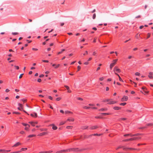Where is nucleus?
<instances>
[{"label":"nucleus","instance_id":"obj_35","mask_svg":"<svg viewBox=\"0 0 153 153\" xmlns=\"http://www.w3.org/2000/svg\"><path fill=\"white\" fill-rule=\"evenodd\" d=\"M126 104V102H123L122 103H121L120 104V105H125Z\"/></svg>","mask_w":153,"mask_h":153},{"label":"nucleus","instance_id":"obj_27","mask_svg":"<svg viewBox=\"0 0 153 153\" xmlns=\"http://www.w3.org/2000/svg\"><path fill=\"white\" fill-rule=\"evenodd\" d=\"M12 34L13 35H18L19 34V33H17V32H13L12 33Z\"/></svg>","mask_w":153,"mask_h":153},{"label":"nucleus","instance_id":"obj_46","mask_svg":"<svg viewBox=\"0 0 153 153\" xmlns=\"http://www.w3.org/2000/svg\"><path fill=\"white\" fill-rule=\"evenodd\" d=\"M19 106L20 107H21V108H22V107H23V105L22 104H20V103H19Z\"/></svg>","mask_w":153,"mask_h":153},{"label":"nucleus","instance_id":"obj_9","mask_svg":"<svg viewBox=\"0 0 153 153\" xmlns=\"http://www.w3.org/2000/svg\"><path fill=\"white\" fill-rule=\"evenodd\" d=\"M48 134V132H44L42 133L38 134L37 135L38 136H42Z\"/></svg>","mask_w":153,"mask_h":153},{"label":"nucleus","instance_id":"obj_16","mask_svg":"<svg viewBox=\"0 0 153 153\" xmlns=\"http://www.w3.org/2000/svg\"><path fill=\"white\" fill-rule=\"evenodd\" d=\"M88 126H83L81 127V128L82 129H85L88 128Z\"/></svg>","mask_w":153,"mask_h":153},{"label":"nucleus","instance_id":"obj_29","mask_svg":"<svg viewBox=\"0 0 153 153\" xmlns=\"http://www.w3.org/2000/svg\"><path fill=\"white\" fill-rule=\"evenodd\" d=\"M141 135V134H140V133H137V134H134V136H139V135Z\"/></svg>","mask_w":153,"mask_h":153},{"label":"nucleus","instance_id":"obj_53","mask_svg":"<svg viewBox=\"0 0 153 153\" xmlns=\"http://www.w3.org/2000/svg\"><path fill=\"white\" fill-rule=\"evenodd\" d=\"M10 91V90L8 89H6L5 90V91L6 92H9V91Z\"/></svg>","mask_w":153,"mask_h":153},{"label":"nucleus","instance_id":"obj_45","mask_svg":"<svg viewBox=\"0 0 153 153\" xmlns=\"http://www.w3.org/2000/svg\"><path fill=\"white\" fill-rule=\"evenodd\" d=\"M59 66H60V65L59 64H58V65H56V66H55V68H58Z\"/></svg>","mask_w":153,"mask_h":153},{"label":"nucleus","instance_id":"obj_49","mask_svg":"<svg viewBox=\"0 0 153 153\" xmlns=\"http://www.w3.org/2000/svg\"><path fill=\"white\" fill-rule=\"evenodd\" d=\"M147 35H148V37H147V38H149L150 37L151 34L150 33H148Z\"/></svg>","mask_w":153,"mask_h":153},{"label":"nucleus","instance_id":"obj_22","mask_svg":"<svg viewBox=\"0 0 153 153\" xmlns=\"http://www.w3.org/2000/svg\"><path fill=\"white\" fill-rule=\"evenodd\" d=\"M27 149V148H22L21 149V150L20 151H21V152L22 151H25Z\"/></svg>","mask_w":153,"mask_h":153},{"label":"nucleus","instance_id":"obj_19","mask_svg":"<svg viewBox=\"0 0 153 153\" xmlns=\"http://www.w3.org/2000/svg\"><path fill=\"white\" fill-rule=\"evenodd\" d=\"M36 136V135L35 134H31V135H29L27 136V137H29V138H30V137H35V136Z\"/></svg>","mask_w":153,"mask_h":153},{"label":"nucleus","instance_id":"obj_18","mask_svg":"<svg viewBox=\"0 0 153 153\" xmlns=\"http://www.w3.org/2000/svg\"><path fill=\"white\" fill-rule=\"evenodd\" d=\"M65 114H73V113L70 111H65Z\"/></svg>","mask_w":153,"mask_h":153},{"label":"nucleus","instance_id":"obj_55","mask_svg":"<svg viewBox=\"0 0 153 153\" xmlns=\"http://www.w3.org/2000/svg\"><path fill=\"white\" fill-rule=\"evenodd\" d=\"M48 98L51 100H52L53 99L52 97L51 96H49Z\"/></svg>","mask_w":153,"mask_h":153},{"label":"nucleus","instance_id":"obj_57","mask_svg":"<svg viewBox=\"0 0 153 153\" xmlns=\"http://www.w3.org/2000/svg\"><path fill=\"white\" fill-rule=\"evenodd\" d=\"M140 36V35H139V36H138V34H137L135 36L137 38V39H138L139 36Z\"/></svg>","mask_w":153,"mask_h":153},{"label":"nucleus","instance_id":"obj_37","mask_svg":"<svg viewBox=\"0 0 153 153\" xmlns=\"http://www.w3.org/2000/svg\"><path fill=\"white\" fill-rule=\"evenodd\" d=\"M61 99V98L59 97H58V98H57L56 99V100L57 101H59Z\"/></svg>","mask_w":153,"mask_h":153},{"label":"nucleus","instance_id":"obj_11","mask_svg":"<svg viewBox=\"0 0 153 153\" xmlns=\"http://www.w3.org/2000/svg\"><path fill=\"white\" fill-rule=\"evenodd\" d=\"M153 75V73L152 72H150L149 73V75H148V77L150 79H152L153 78V77L152 76Z\"/></svg>","mask_w":153,"mask_h":153},{"label":"nucleus","instance_id":"obj_21","mask_svg":"<svg viewBox=\"0 0 153 153\" xmlns=\"http://www.w3.org/2000/svg\"><path fill=\"white\" fill-rule=\"evenodd\" d=\"M29 123L31 124H37V123H38L36 121H34V122L31 121V122H29Z\"/></svg>","mask_w":153,"mask_h":153},{"label":"nucleus","instance_id":"obj_38","mask_svg":"<svg viewBox=\"0 0 153 153\" xmlns=\"http://www.w3.org/2000/svg\"><path fill=\"white\" fill-rule=\"evenodd\" d=\"M128 148V150L130 149V150H136L137 149H134V148Z\"/></svg>","mask_w":153,"mask_h":153},{"label":"nucleus","instance_id":"obj_40","mask_svg":"<svg viewBox=\"0 0 153 153\" xmlns=\"http://www.w3.org/2000/svg\"><path fill=\"white\" fill-rule=\"evenodd\" d=\"M81 67L80 66H77V71H79V70L80 69Z\"/></svg>","mask_w":153,"mask_h":153},{"label":"nucleus","instance_id":"obj_34","mask_svg":"<svg viewBox=\"0 0 153 153\" xmlns=\"http://www.w3.org/2000/svg\"><path fill=\"white\" fill-rule=\"evenodd\" d=\"M118 77H119V80L120 81H121V82H123V80L120 77V76H118Z\"/></svg>","mask_w":153,"mask_h":153},{"label":"nucleus","instance_id":"obj_33","mask_svg":"<svg viewBox=\"0 0 153 153\" xmlns=\"http://www.w3.org/2000/svg\"><path fill=\"white\" fill-rule=\"evenodd\" d=\"M88 51H85V53H84L83 54V55L84 56H85V55H88Z\"/></svg>","mask_w":153,"mask_h":153},{"label":"nucleus","instance_id":"obj_23","mask_svg":"<svg viewBox=\"0 0 153 153\" xmlns=\"http://www.w3.org/2000/svg\"><path fill=\"white\" fill-rule=\"evenodd\" d=\"M39 129L41 131H46L47 130V129L46 128H40Z\"/></svg>","mask_w":153,"mask_h":153},{"label":"nucleus","instance_id":"obj_8","mask_svg":"<svg viewBox=\"0 0 153 153\" xmlns=\"http://www.w3.org/2000/svg\"><path fill=\"white\" fill-rule=\"evenodd\" d=\"M68 151V149H64L57 152L56 153H62L63 152H66Z\"/></svg>","mask_w":153,"mask_h":153},{"label":"nucleus","instance_id":"obj_44","mask_svg":"<svg viewBox=\"0 0 153 153\" xmlns=\"http://www.w3.org/2000/svg\"><path fill=\"white\" fill-rule=\"evenodd\" d=\"M107 110L106 109H104V108H102V109H100L99 111H105V110Z\"/></svg>","mask_w":153,"mask_h":153},{"label":"nucleus","instance_id":"obj_51","mask_svg":"<svg viewBox=\"0 0 153 153\" xmlns=\"http://www.w3.org/2000/svg\"><path fill=\"white\" fill-rule=\"evenodd\" d=\"M109 99H106V100H104L103 101V102H108V101H109Z\"/></svg>","mask_w":153,"mask_h":153},{"label":"nucleus","instance_id":"obj_10","mask_svg":"<svg viewBox=\"0 0 153 153\" xmlns=\"http://www.w3.org/2000/svg\"><path fill=\"white\" fill-rule=\"evenodd\" d=\"M128 99V97L126 96H124L121 99L122 101H126Z\"/></svg>","mask_w":153,"mask_h":153},{"label":"nucleus","instance_id":"obj_6","mask_svg":"<svg viewBox=\"0 0 153 153\" xmlns=\"http://www.w3.org/2000/svg\"><path fill=\"white\" fill-rule=\"evenodd\" d=\"M114 72H117L118 73L120 72V69L118 68L117 67H115L114 68Z\"/></svg>","mask_w":153,"mask_h":153},{"label":"nucleus","instance_id":"obj_25","mask_svg":"<svg viewBox=\"0 0 153 153\" xmlns=\"http://www.w3.org/2000/svg\"><path fill=\"white\" fill-rule=\"evenodd\" d=\"M65 49H63L61 51H60V52H59L58 53V54H60L62 53L63 51H65Z\"/></svg>","mask_w":153,"mask_h":153},{"label":"nucleus","instance_id":"obj_64","mask_svg":"<svg viewBox=\"0 0 153 153\" xmlns=\"http://www.w3.org/2000/svg\"><path fill=\"white\" fill-rule=\"evenodd\" d=\"M143 27H144V26L143 25L141 26L140 27V29H142V28H143Z\"/></svg>","mask_w":153,"mask_h":153},{"label":"nucleus","instance_id":"obj_17","mask_svg":"<svg viewBox=\"0 0 153 153\" xmlns=\"http://www.w3.org/2000/svg\"><path fill=\"white\" fill-rule=\"evenodd\" d=\"M52 126V129L53 130H55L57 128V126H55V125H51Z\"/></svg>","mask_w":153,"mask_h":153},{"label":"nucleus","instance_id":"obj_56","mask_svg":"<svg viewBox=\"0 0 153 153\" xmlns=\"http://www.w3.org/2000/svg\"><path fill=\"white\" fill-rule=\"evenodd\" d=\"M14 67L16 68V69L18 70L19 69V67L18 66H15Z\"/></svg>","mask_w":153,"mask_h":153},{"label":"nucleus","instance_id":"obj_60","mask_svg":"<svg viewBox=\"0 0 153 153\" xmlns=\"http://www.w3.org/2000/svg\"><path fill=\"white\" fill-rule=\"evenodd\" d=\"M77 99L79 100H83L80 97H78L77 98Z\"/></svg>","mask_w":153,"mask_h":153},{"label":"nucleus","instance_id":"obj_13","mask_svg":"<svg viewBox=\"0 0 153 153\" xmlns=\"http://www.w3.org/2000/svg\"><path fill=\"white\" fill-rule=\"evenodd\" d=\"M98 128L97 126H94L91 127H90L89 128L91 129H95Z\"/></svg>","mask_w":153,"mask_h":153},{"label":"nucleus","instance_id":"obj_2","mask_svg":"<svg viewBox=\"0 0 153 153\" xmlns=\"http://www.w3.org/2000/svg\"><path fill=\"white\" fill-rule=\"evenodd\" d=\"M74 121V119L72 117H69L68 118V119L66 121H62L60 124H64L65 123H68L67 122V121H69L70 122L71 121Z\"/></svg>","mask_w":153,"mask_h":153},{"label":"nucleus","instance_id":"obj_58","mask_svg":"<svg viewBox=\"0 0 153 153\" xmlns=\"http://www.w3.org/2000/svg\"><path fill=\"white\" fill-rule=\"evenodd\" d=\"M89 63L88 62H85V63H84V64L85 65H88V64Z\"/></svg>","mask_w":153,"mask_h":153},{"label":"nucleus","instance_id":"obj_28","mask_svg":"<svg viewBox=\"0 0 153 153\" xmlns=\"http://www.w3.org/2000/svg\"><path fill=\"white\" fill-rule=\"evenodd\" d=\"M52 151H44V153H51L52 152Z\"/></svg>","mask_w":153,"mask_h":153},{"label":"nucleus","instance_id":"obj_61","mask_svg":"<svg viewBox=\"0 0 153 153\" xmlns=\"http://www.w3.org/2000/svg\"><path fill=\"white\" fill-rule=\"evenodd\" d=\"M38 82H41V79H38V80H37Z\"/></svg>","mask_w":153,"mask_h":153},{"label":"nucleus","instance_id":"obj_42","mask_svg":"<svg viewBox=\"0 0 153 153\" xmlns=\"http://www.w3.org/2000/svg\"><path fill=\"white\" fill-rule=\"evenodd\" d=\"M96 17V14L95 13H94L93 14V19H95Z\"/></svg>","mask_w":153,"mask_h":153},{"label":"nucleus","instance_id":"obj_50","mask_svg":"<svg viewBox=\"0 0 153 153\" xmlns=\"http://www.w3.org/2000/svg\"><path fill=\"white\" fill-rule=\"evenodd\" d=\"M20 133L21 134H23L25 133V132L24 131H22L20 132Z\"/></svg>","mask_w":153,"mask_h":153},{"label":"nucleus","instance_id":"obj_43","mask_svg":"<svg viewBox=\"0 0 153 153\" xmlns=\"http://www.w3.org/2000/svg\"><path fill=\"white\" fill-rule=\"evenodd\" d=\"M23 74H21L19 76V79H21V78L22 77V76H23Z\"/></svg>","mask_w":153,"mask_h":153},{"label":"nucleus","instance_id":"obj_47","mask_svg":"<svg viewBox=\"0 0 153 153\" xmlns=\"http://www.w3.org/2000/svg\"><path fill=\"white\" fill-rule=\"evenodd\" d=\"M65 87L66 88L67 90L69 89V87L68 86L65 85Z\"/></svg>","mask_w":153,"mask_h":153},{"label":"nucleus","instance_id":"obj_36","mask_svg":"<svg viewBox=\"0 0 153 153\" xmlns=\"http://www.w3.org/2000/svg\"><path fill=\"white\" fill-rule=\"evenodd\" d=\"M135 75L136 76H140V74L138 72H136L135 74Z\"/></svg>","mask_w":153,"mask_h":153},{"label":"nucleus","instance_id":"obj_7","mask_svg":"<svg viewBox=\"0 0 153 153\" xmlns=\"http://www.w3.org/2000/svg\"><path fill=\"white\" fill-rule=\"evenodd\" d=\"M25 127L24 128V129L27 131H28L29 130V128L30 127V125H23Z\"/></svg>","mask_w":153,"mask_h":153},{"label":"nucleus","instance_id":"obj_54","mask_svg":"<svg viewBox=\"0 0 153 153\" xmlns=\"http://www.w3.org/2000/svg\"><path fill=\"white\" fill-rule=\"evenodd\" d=\"M122 147H123V146H119L118 147H117V149H116L117 150H118V149H120V148H122Z\"/></svg>","mask_w":153,"mask_h":153},{"label":"nucleus","instance_id":"obj_52","mask_svg":"<svg viewBox=\"0 0 153 153\" xmlns=\"http://www.w3.org/2000/svg\"><path fill=\"white\" fill-rule=\"evenodd\" d=\"M64 25V23L63 22H62L60 23V25L61 26H62Z\"/></svg>","mask_w":153,"mask_h":153},{"label":"nucleus","instance_id":"obj_15","mask_svg":"<svg viewBox=\"0 0 153 153\" xmlns=\"http://www.w3.org/2000/svg\"><path fill=\"white\" fill-rule=\"evenodd\" d=\"M21 143L19 142H17L16 144H15L13 146V147H17L20 145Z\"/></svg>","mask_w":153,"mask_h":153},{"label":"nucleus","instance_id":"obj_63","mask_svg":"<svg viewBox=\"0 0 153 153\" xmlns=\"http://www.w3.org/2000/svg\"><path fill=\"white\" fill-rule=\"evenodd\" d=\"M18 109L19 110H22L23 109V108H22H22H21V107H20H20H18Z\"/></svg>","mask_w":153,"mask_h":153},{"label":"nucleus","instance_id":"obj_14","mask_svg":"<svg viewBox=\"0 0 153 153\" xmlns=\"http://www.w3.org/2000/svg\"><path fill=\"white\" fill-rule=\"evenodd\" d=\"M30 115L34 117H37V115L36 113H34L30 114Z\"/></svg>","mask_w":153,"mask_h":153},{"label":"nucleus","instance_id":"obj_5","mask_svg":"<svg viewBox=\"0 0 153 153\" xmlns=\"http://www.w3.org/2000/svg\"><path fill=\"white\" fill-rule=\"evenodd\" d=\"M116 103V102L113 101L112 99H109L108 103L109 104H113Z\"/></svg>","mask_w":153,"mask_h":153},{"label":"nucleus","instance_id":"obj_26","mask_svg":"<svg viewBox=\"0 0 153 153\" xmlns=\"http://www.w3.org/2000/svg\"><path fill=\"white\" fill-rule=\"evenodd\" d=\"M73 127L72 126H68L66 127V128L68 129H72Z\"/></svg>","mask_w":153,"mask_h":153},{"label":"nucleus","instance_id":"obj_20","mask_svg":"<svg viewBox=\"0 0 153 153\" xmlns=\"http://www.w3.org/2000/svg\"><path fill=\"white\" fill-rule=\"evenodd\" d=\"M113 108L115 110H118L120 109V108L117 106H115Z\"/></svg>","mask_w":153,"mask_h":153},{"label":"nucleus","instance_id":"obj_1","mask_svg":"<svg viewBox=\"0 0 153 153\" xmlns=\"http://www.w3.org/2000/svg\"><path fill=\"white\" fill-rule=\"evenodd\" d=\"M88 148L79 149L78 148H74L68 149L69 152L73 151L76 152H81L83 151L89 149Z\"/></svg>","mask_w":153,"mask_h":153},{"label":"nucleus","instance_id":"obj_12","mask_svg":"<svg viewBox=\"0 0 153 153\" xmlns=\"http://www.w3.org/2000/svg\"><path fill=\"white\" fill-rule=\"evenodd\" d=\"M102 134H97V133H96V134H91L89 136L90 137H91L93 135L94 136H100L101 135H102Z\"/></svg>","mask_w":153,"mask_h":153},{"label":"nucleus","instance_id":"obj_31","mask_svg":"<svg viewBox=\"0 0 153 153\" xmlns=\"http://www.w3.org/2000/svg\"><path fill=\"white\" fill-rule=\"evenodd\" d=\"M90 108V107H87L86 106H84L83 107V108L85 109H88Z\"/></svg>","mask_w":153,"mask_h":153},{"label":"nucleus","instance_id":"obj_41","mask_svg":"<svg viewBox=\"0 0 153 153\" xmlns=\"http://www.w3.org/2000/svg\"><path fill=\"white\" fill-rule=\"evenodd\" d=\"M101 114L106 115H109V114L108 113H102Z\"/></svg>","mask_w":153,"mask_h":153},{"label":"nucleus","instance_id":"obj_59","mask_svg":"<svg viewBox=\"0 0 153 153\" xmlns=\"http://www.w3.org/2000/svg\"><path fill=\"white\" fill-rule=\"evenodd\" d=\"M104 79V78L103 77H101V78H100V80L101 81H102Z\"/></svg>","mask_w":153,"mask_h":153},{"label":"nucleus","instance_id":"obj_48","mask_svg":"<svg viewBox=\"0 0 153 153\" xmlns=\"http://www.w3.org/2000/svg\"><path fill=\"white\" fill-rule=\"evenodd\" d=\"M96 54L97 53L95 51H94L93 53V55L94 56H95Z\"/></svg>","mask_w":153,"mask_h":153},{"label":"nucleus","instance_id":"obj_39","mask_svg":"<svg viewBox=\"0 0 153 153\" xmlns=\"http://www.w3.org/2000/svg\"><path fill=\"white\" fill-rule=\"evenodd\" d=\"M10 151H11L10 150H4V153L8 152H10Z\"/></svg>","mask_w":153,"mask_h":153},{"label":"nucleus","instance_id":"obj_4","mask_svg":"<svg viewBox=\"0 0 153 153\" xmlns=\"http://www.w3.org/2000/svg\"><path fill=\"white\" fill-rule=\"evenodd\" d=\"M117 61V59H114L113 60V63H111L110 65V68L111 70L112 68L116 64V62Z\"/></svg>","mask_w":153,"mask_h":153},{"label":"nucleus","instance_id":"obj_32","mask_svg":"<svg viewBox=\"0 0 153 153\" xmlns=\"http://www.w3.org/2000/svg\"><path fill=\"white\" fill-rule=\"evenodd\" d=\"M21 152V151H19L11 152V153H19Z\"/></svg>","mask_w":153,"mask_h":153},{"label":"nucleus","instance_id":"obj_24","mask_svg":"<svg viewBox=\"0 0 153 153\" xmlns=\"http://www.w3.org/2000/svg\"><path fill=\"white\" fill-rule=\"evenodd\" d=\"M138 128L139 129H144L146 128V127L145 126L140 127H138Z\"/></svg>","mask_w":153,"mask_h":153},{"label":"nucleus","instance_id":"obj_30","mask_svg":"<svg viewBox=\"0 0 153 153\" xmlns=\"http://www.w3.org/2000/svg\"><path fill=\"white\" fill-rule=\"evenodd\" d=\"M122 148H123V149L124 150H128V148H126L124 146H123V147Z\"/></svg>","mask_w":153,"mask_h":153},{"label":"nucleus","instance_id":"obj_3","mask_svg":"<svg viewBox=\"0 0 153 153\" xmlns=\"http://www.w3.org/2000/svg\"><path fill=\"white\" fill-rule=\"evenodd\" d=\"M141 138L140 137H132L129 139H125L123 140V141L124 142H126L128 141L131 140H137L138 139H140Z\"/></svg>","mask_w":153,"mask_h":153},{"label":"nucleus","instance_id":"obj_62","mask_svg":"<svg viewBox=\"0 0 153 153\" xmlns=\"http://www.w3.org/2000/svg\"><path fill=\"white\" fill-rule=\"evenodd\" d=\"M42 61L44 62H48V60H43Z\"/></svg>","mask_w":153,"mask_h":153}]
</instances>
